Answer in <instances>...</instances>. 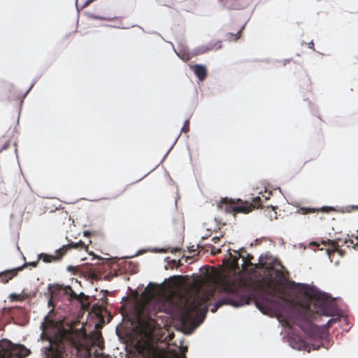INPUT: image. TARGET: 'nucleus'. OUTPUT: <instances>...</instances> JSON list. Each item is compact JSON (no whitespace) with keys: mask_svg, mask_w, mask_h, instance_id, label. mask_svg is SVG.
I'll list each match as a JSON object with an SVG mask.
<instances>
[{"mask_svg":"<svg viewBox=\"0 0 358 358\" xmlns=\"http://www.w3.org/2000/svg\"><path fill=\"white\" fill-rule=\"evenodd\" d=\"M287 288L295 292L304 295L307 299L305 303H300L297 299L294 301L300 304L301 309L289 307V313L286 317L287 325L296 324L311 338H317L320 334V328L313 323L316 315L331 316L335 311L334 303L329 301L325 294L319 292H310L307 285L297 284L290 281Z\"/></svg>","mask_w":358,"mask_h":358,"instance_id":"obj_1","label":"nucleus"},{"mask_svg":"<svg viewBox=\"0 0 358 358\" xmlns=\"http://www.w3.org/2000/svg\"><path fill=\"white\" fill-rule=\"evenodd\" d=\"M53 298L55 296L50 295L48 301V306L52 308L43 317L41 323L40 329L42 330L40 338L41 340H48L49 343L47 346L41 348V354L43 358H57L58 350L52 345V338L57 340L62 337L65 332V328L63 324V317L57 315L54 311Z\"/></svg>","mask_w":358,"mask_h":358,"instance_id":"obj_2","label":"nucleus"},{"mask_svg":"<svg viewBox=\"0 0 358 358\" xmlns=\"http://www.w3.org/2000/svg\"><path fill=\"white\" fill-rule=\"evenodd\" d=\"M222 286V281L217 276H214L211 279V285H203L198 288L196 292V296L193 300L189 302L187 305L184 306L182 309V313L180 315L182 322H187L191 315L196 312L199 303L201 302H206L209 300L210 297L213 294L215 290ZM208 312V306L203 304V306L196 313L191 322V327L192 331L198 327L206 318V313Z\"/></svg>","mask_w":358,"mask_h":358,"instance_id":"obj_3","label":"nucleus"},{"mask_svg":"<svg viewBox=\"0 0 358 358\" xmlns=\"http://www.w3.org/2000/svg\"><path fill=\"white\" fill-rule=\"evenodd\" d=\"M228 259L225 258V305H232L235 307L241 306L245 304H249L252 300V297L247 294H241L238 300L232 299L231 297L227 294L230 291L231 286L228 275L231 272L236 273L240 271L238 259H242V270L246 269L248 266H253L251 260L253 257L246 253V251L243 248L239 250H235L229 248L227 250Z\"/></svg>","mask_w":358,"mask_h":358,"instance_id":"obj_4","label":"nucleus"},{"mask_svg":"<svg viewBox=\"0 0 358 358\" xmlns=\"http://www.w3.org/2000/svg\"><path fill=\"white\" fill-rule=\"evenodd\" d=\"M262 196L253 198L252 202L243 201L241 199L233 200L225 197V212L233 213L234 215L239 213H248L255 208H258L262 206V201H267L272 195L271 191H265L261 193Z\"/></svg>","mask_w":358,"mask_h":358,"instance_id":"obj_5","label":"nucleus"},{"mask_svg":"<svg viewBox=\"0 0 358 358\" xmlns=\"http://www.w3.org/2000/svg\"><path fill=\"white\" fill-rule=\"evenodd\" d=\"M0 358H24L30 354V350L22 344H15L10 340H0Z\"/></svg>","mask_w":358,"mask_h":358,"instance_id":"obj_6","label":"nucleus"},{"mask_svg":"<svg viewBox=\"0 0 358 358\" xmlns=\"http://www.w3.org/2000/svg\"><path fill=\"white\" fill-rule=\"evenodd\" d=\"M322 244L325 246H328V248L326 249V252L329 256L331 252H341L339 247L343 246L345 244L348 248L352 246L353 248L358 250V243L355 244L352 239L348 238H345L344 241H342V239L339 238H336L335 240L328 239L326 241H323Z\"/></svg>","mask_w":358,"mask_h":358,"instance_id":"obj_7","label":"nucleus"},{"mask_svg":"<svg viewBox=\"0 0 358 358\" xmlns=\"http://www.w3.org/2000/svg\"><path fill=\"white\" fill-rule=\"evenodd\" d=\"M48 294L53 295L57 299H59L62 296H66L69 300L72 297L77 296V294L73 291L70 286H62L57 284H48Z\"/></svg>","mask_w":358,"mask_h":358,"instance_id":"obj_8","label":"nucleus"},{"mask_svg":"<svg viewBox=\"0 0 358 358\" xmlns=\"http://www.w3.org/2000/svg\"><path fill=\"white\" fill-rule=\"evenodd\" d=\"M38 261H34L30 262H24L22 265L13 268L12 269H7L0 272V281L3 283H7L14 276L17 275V272L22 270L26 266L29 265L33 267H36L38 264Z\"/></svg>","mask_w":358,"mask_h":358,"instance_id":"obj_9","label":"nucleus"},{"mask_svg":"<svg viewBox=\"0 0 358 358\" xmlns=\"http://www.w3.org/2000/svg\"><path fill=\"white\" fill-rule=\"evenodd\" d=\"M265 264H266L263 262V257L261 256L259 257V263L255 264V268H266L267 270L273 272L276 282L278 284H282L286 280V276L283 271L284 266L281 264H278L280 266L279 268H275L273 266H266Z\"/></svg>","mask_w":358,"mask_h":358,"instance_id":"obj_10","label":"nucleus"},{"mask_svg":"<svg viewBox=\"0 0 358 358\" xmlns=\"http://www.w3.org/2000/svg\"><path fill=\"white\" fill-rule=\"evenodd\" d=\"M80 244L83 245L84 243L81 241H80L79 242L74 243V244L71 243V244H68L67 245H63L62 248H60L59 249H58L55 251L56 253H59V255H48L45 253H40L38 255V260L41 259L43 262H45V263H49L52 261H58L60 259V258L62 257V256L64 254V253H61L62 250L66 249L69 246H73L74 248H78V246Z\"/></svg>","mask_w":358,"mask_h":358,"instance_id":"obj_11","label":"nucleus"},{"mask_svg":"<svg viewBox=\"0 0 358 358\" xmlns=\"http://www.w3.org/2000/svg\"><path fill=\"white\" fill-rule=\"evenodd\" d=\"M222 42L220 40H218L217 41H211L206 44H203V45H201L194 48L192 50V54L193 56L202 55V54L206 53L210 50H216L220 49L222 48Z\"/></svg>","mask_w":358,"mask_h":358,"instance_id":"obj_12","label":"nucleus"},{"mask_svg":"<svg viewBox=\"0 0 358 358\" xmlns=\"http://www.w3.org/2000/svg\"><path fill=\"white\" fill-rule=\"evenodd\" d=\"M194 69V73L200 81L203 80L207 76V69L203 64H195L190 66Z\"/></svg>","mask_w":358,"mask_h":358,"instance_id":"obj_13","label":"nucleus"},{"mask_svg":"<svg viewBox=\"0 0 358 358\" xmlns=\"http://www.w3.org/2000/svg\"><path fill=\"white\" fill-rule=\"evenodd\" d=\"M143 358H160L161 355L158 350L152 346H147L142 352Z\"/></svg>","mask_w":358,"mask_h":358,"instance_id":"obj_14","label":"nucleus"},{"mask_svg":"<svg viewBox=\"0 0 358 358\" xmlns=\"http://www.w3.org/2000/svg\"><path fill=\"white\" fill-rule=\"evenodd\" d=\"M244 29V25L243 26H241L238 30L237 31V32L234 34L231 32L230 33H228L226 36H225V40L226 41H237L238 38H241V32L243 31V29Z\"/></svg>","mask_w":358,"mask_h":358,"instance_id":"obj_15","label":"nucleus"},{"mask_svg":"<svg viewBox=\"0 0 358 358\" xmlns=\"http://www.w3.org/2000/svg\"><path fill=\"white\" fill-rule=\"evenodd\" d=\"M155 307H157L158 312H164L166 313H169L170 308L167 307L164 302L159 301H157L155 303L154 308Z\"/></svg>","mask_w":358,"mask_h":358,"instance_id":"obj_16","label":"nucleus"},{"mask_svg":"<svg viewBox=\"0 0 358 358\" xmlns=\"http://www.w3.org/2000/svg\"><path fill=\"white\" fill-rule=\"evenodd\" d=\"M255 305L257 308L262 312L263 313H266L268 310V307L266 304H263V303L260 302L259 300L255 299Z\"/></svg>","mask_w":358,"mask_h":358,"instance_id":"obj_17","label":"nucleus"},{"mask_svg":"<svg viewBox=\"0 0 358 358\" xmlns=\"http://www.w3.org/2000/svg\"><path fill=\"white\" fill-rule=\"evenodd\" d=\"M224 305V297H221L217 302L214 305V306L211 308V312L215 313L219 307H221Z\"/></svg>","mask_w":358,"mask_h":358,"instance_id":"obj_18","label":"nucleus"},{"mask_svg":"<svg viewBox=\"0 0 358 358\" xmlns=\"http://www.w3.org/2000/svg\"><path fill=\"white\" fill-rule=\"evenodd\" d=\"M316 211H318V209L311 208H301L300 209V212L303 215H306V214H308V213H315Z\"/></svg>","mask_w":358,"mask_h":358,"instance_id":"obj_19","label":"nucleus"},{"mask_svg":"<svg viewBox=\"0 0 358 358\" xmlns=\"http://www.w3.org/2000/svg\"><path fill=\"white\" fill-rule=\"evenodd\" d=\"M90 17L92 19H95V20H108V21L113 20L112 17H106L94 15V14H91Z\"/></svg>","mask_w":358,"mask_h":358,"instance_id":"obj_20","label":"nucleus"},{"mask_svg":"<svg viewBox=\"0 0 358 358\" xmlns=\"http://www.w3.org/2000/svg\"><path fill=\"white\" fill-rule=\"evenodd\" d=\"M338 320H339L338 317H337V318H331V319L329 320V321L327 322V324L324 327L325 328H327V329H329V328H330L332 326L333 323H335V322H336Z\"/></svg>","mask_w":358,"mask_h":358,"instance_id":"obj_21","label":"nucleus"},{"mask_svg":"<svg viewBox=\"0 0 358 358\" xmlns=\"http://www.w3.org/2000/svg\"><path fill=\"white\" fill-rule=\"evenodd\" d=\"M180 134H179L178 136V137L176 138V140L174 141V142L173 143V144L171 145V146L169 148V149L168 150V151L166 152V154L164 155L163 158L161 160V162H162L165 158L166 157V156L168 155V154L169 153V152L171 151V150L173 148V146L175 145L176 141H178L179 136H180Z\"/></svg>","mask_w":358,"mask_h":358,"instance_id":"obj_22","label":"nucleus"},{"mask_svg":"<svg viewBox=\"0 0 358 358\" xmlns=\"http://www.w3.org/2000/svg\"><path fill=\"white\" fill-rule=\"evenodd\" d=\"M148 250L153 252H159V253H164L166 252V249L164 248H152L150 249H148Z\"/></svg>","mask_w":358,"mask_h":358,"instance_id":"obj_23","label":"nucleus"},{"mask_svg":"<svg viewBox=\"0 0 358 358\" xmlns=\"http://www.w3.org/2000/svg\"><path fill=\"white\" fill-rule=\"evenodd\" d=\"M297 348L299 350H302V349L305 350L306 348V343L303 340H300L298 343Z\"/></svg>","mask_w":358,"mask_h":358,"instance_id":"obj_24","label":"nucleus"},{"mask_svg":"<svg viewBox=\"0 0 358 358\" xmlns=\"http://www.w3.org/2000/svg\"><path fill=\"white\" fill-rule=\"evenodd\" d=\"M189 124V120H186L184 122V124L182 126V127L181 128V131H184V132H187L189 131V127H186V125Z\"/></svg>","mask_w":358,"mask_h":358,"instance_id":"obj_25","label":"nucleus"},{"mask_svg":"<svg viewBox=\"0 0 358 358\" xmlns=\"http://www.w3.org/2000/svg\"><path fill=\"white\" fill-rule=\"evenodd\" d=\"M332 210H333V208L331 207H324L322 208V211H323V212H329Z\"/></svg>","mask_w":358,"mask_h":358,"instance_id":"obj_26","label":"nucleus"},{"mask_svg":"<svg viewBox=\"0 0 358 358\" xmlns=\"http://www.w3.org/2000/svg\"><path fill=\"white\" fill-rule=\"evenodd\" d=\"M35 84V81H34L31 85H30V87L28 88V90L26 91V92L24 94V96H25L28 92L30 91V90L33 87V86Z\"/></svg>","mask_w":358,"mask_h":358,"instance_id":"obj_27","label":"nucleus"},{"mask_svg":"<svg viewBox=\"0 0 358 358\" xmlns=\"http://www.w3.org/2000/svg\"><path fill=\"white\" fill-rule=\"evenodd\" d=\"M222 204H224V197L220 198V202L217 204V208H220L222 207Z\"/></svg>","mask_w":358,"mask_h":358,"instance_id":"obj_28","label":"nucleus"},{"mask_svg":"<svg viewBox=\"0 0 358 358\" xmlns=\"http://www.w3.org/2000/svg\"><path fill=\"white\" fill-rule=\"evenodd\" d=\"M171 43V45H172L173 48H174L173 44L172 43ZM173 50H174L175 53H176V55H177L180 58H181L182 59H183V58L180 55V54L176 51V50L175 48H173Z\"/></svg>","mask_w":358,"mask_h":358,"instance_id":"obj_29","label":"nucleus"},{"mask_svg":"<svg viewBox=\"0 0 358 358\" xmlns=\"http://www.w3.org/2000/svg\"><path fill=\"white\" fill-rule=\"evenodd\" d=\"M308 48H311V49L314 48V43H313V41H310V43H308Z\"/></svg>","mask_w":358,"mask_h":358,"instance_id":"obj_30","label":"nucleus"},{"mask_svg":"<svg viewBox=\"0 0 358 358\" xmlns=\"http://www.w3.org/2000/svg\"><path fill=\"white\" fill-rule=\"evenodd\" d=\"M179 262H180L179 260L178 261L172 260L171 263H172L173 266H177Z\"/></svg>","mask_w":358,"mask_h":358,"instance_id":"obj_31","label":"nucleus"},{"mask_svg":"<svg viewBox=\"0 0 358 358\" xmlns=\"http://www.w3.org/2000/svg\"><path fill=\"white\" fill-rule=\"evenodd\" d=\"M244 285H245V282H244L241 281L239 282V288L243 289L244 287Z\"/></svg>","mask_w":358,"mask_h":358,"instance_id":"obj_32","label":"nucleus"},{"mask_svg":"<svg viewBox=\"0 0 358 358\" xmlns=\"http://www.w3.org/2000/svg\"><path fill=\"white\" fill-rule=\"evenodd\" d=\"M74 268H74V266H69L67 267V271H71L74 270Z\"/></svg>","mask_w":358,"mask_h":358,"instance_id":"obj_33","label":"nucleus"},{"mask_svg":"<svg viewBox=\"0 0 358 358\" xmlns=\"http://www.w3.org/2000/svg\"><path fill=\"white\" fill-rule=\"evenodd\" d=\"M91 234V233L88 231H84V236H89Z\"/></svg>","mask_w":358,"mask_h":358,"instance_id":"obj_34","label":"nucleus"},{"mask_svg":"<svg viewBox=\"0 0 358 358\" xmlns=\"http://www.w3.org/2000/svg\"><path fill=\"white\" fill-rule=\"evenodd\" d=\"M145 250H138V251L137 252V253L136 254V256H137V255H140V254L143 253V252H145Z\"/></svg>","mask_w":358,"mask_h":358,"instance_id":"obj_35","label":"nucleus"},{"mask_svg":"<svg viewBox=\"0 0 358 358\" xmlns=\"http://www.w3.org/2000/svg\"><path fill=\"white\" fill-rule=\"evenodd\" d=\"M180 250V248H175L173 249V250L171 252H178Z\"/></svg>","mask_w":358,"mask_h":358,"instance_id":"obj_36","label":"nucleus"},{"mask_svg":"<svg viewBox=\"0 0 358 358\" xmlns=\"http://www.w3.org/2000/svg\"><path fill=\"white\" fill-rule=\"evenodd\" d=\"M149 320H150V324H155V322L152 319H151V318H150V317H149Z\"/></svg>","mask_w":358,"mask_h":358,"instance_id":"obj_37","label":"nucleus"},{"mask_svg":"<svg viewBox=\"0 0 358 358\" xmlns=\"http://www.w3.org/2000/svg\"><path fill=\"white\" fill-rule=\"evenodd\" d=\"M264 302L266 304H267V303H270L271 301L268 299H266Z\"/></svg>","mask_w":358,"mask_h":358,"instance_id":"obj_38","label":"nucleus"},{"mask_svg":"<svg viewBox=\"0 0 358 358\" xmlns=\"http://www.w3.org/2000/svg\"><path fill=\"white\" fill-rule=\"evenodd\" d=\"M147 176V174H145L143 176H142V178H141L138 180H142L143 178H144L145 176Z\"/></svg>","mask_w":358,"mask_h":358,"instance_id":"obj_39","label":"nucleus"},{"mask_svg":"<svg viewBox=\"0 0 358 358\" xmlns=\"http://www.w3.org/2000/svg\"><path fill=\"white\" fill-rule=\"evenodd\" d=\"M6 147H7V143H5L4 145L3 146V149L6 148Z\"/></svg>","mask_w":358,"mask_h":358,"instance_id":"obj_40","label":"nucleus"},{"mask_svg":"<svg viewBox=\"0 0 358 358\" xmlns=\"http://www.w3.org/2000/svg\"><path fill=\"white\" fill-rule=\"evenodd\" d=\"M153 285V283H152V282H149V284H148V286H147V288H148V287H150V285Z\"/></svg>","mask_w":358,"mask_h":358,"instance_id":"obj_41","label":"nucleus"},{"mask_svg":"<svg viewBox=\"0 0 358 358\" xmlns=\"http://www.w3.org/2000/svg\"><path fill=\"white\" fill-rule=\"evenodd\" d=\"M166 280H167V279H166V278H165V279L162 281V284H163V283L166 282Z\"/></svg>","mask_w":358,"mask_h":358,"instance_id":"obj_42","label":"nucleus"},{"mask_svg":"<svg viewBox=\"0 0 358 358\" xmlns=\"http://www.w3.org/2000/svg\"><path fill=\"white\" fill-rule=\"evenodd\" d=\"M213 240H214V239H219V238H217V237H214V238H213Z\"/></svg>","mask_w":358,"mask_h":358,"instance_id":"obj_43","label":"nucleus"},{"mask_svg":"<svg viewBox=\"0 0 358 358\" xmlns=\"http://www.w3.org/2000/svg\"><path fill=\"white\" fill-rule=\"evenodd\" d=\"M224 259L222 260V265H224Z\"/></svg>","mask_w":358,"mask_h":358,"instance_id":"obj_44","label":"nucleus"},{"mask_svg":"<svg viewBox=\"0 0 358 358\" xmlns=\"http://www.w3.org/2000/svg\"><path fill=\"white\" fill-rule=\"evenodd\" d=\"M78 0H76V5L77 6Z\"/></svg>","mask_w":358,"mask_h":358,"instance_id":"obj_45","label":"nucleus"},{"mask_svg":"<svg viewBox=\"0 0 358 358\" xmlns=\"http://www.w3.org/2000/svg\"><path fill=\"white\" fill-rule=\"evenodd\" d=\"M356 208H357V209H358V206H356Z\"/></svg>","mask_w":358,"mask_h":358,"instance_id":"obj_46","label":"nucleus"}]
</instances>
